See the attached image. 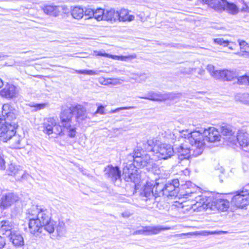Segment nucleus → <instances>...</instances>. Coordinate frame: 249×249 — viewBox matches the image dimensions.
<instances>
[{
	"label": "nucleus",
	"instance_id": "obj_1",
	"mask_svg": "<svg viewBox=\"0 0 249 249\" xmlns=\"http://www.w3.org/2000/svg\"><path fill=\"white\" fill-rule=\"evenodd\" d=\"M179 180L175 179L166 183L147 182L141 193L142 200L148 208L161 209L160 203L161 195L167 197H176L179 193Z\"/></svg>",
	"mask_w": 249,
	"mask_h": 249
},
{
	"label": "nucleus",
	"instance_id": "obj_2",
	"mask_svg": "<svg viewBox=\"0 0 249 249\" xmlns=\"http://www.w3.org/2000/svg\"><path fill=\"white\" fill-rule=\"evenodd\" d=\"M180 136L188 140L191 147V157H197L201 155L203 151L204 143L202 135L198 132H190L183 130Z\"/></svg>",
	"mask_w": 249,
	"mask_h": 249
},
{
	"label": "nucleus",
	"instance_id": "obj_3",
	"mask_svg": "<svg viewBox=\"0 0 249 249\" xmlns=\"http://www.w3.org/2000/svg\"><path fill=\"white\" fill-rule=\"evenodd\" d=\"M175 152L177 155L174 156L176 164L186 166L189 163V159L191 158V147L186 143H181L179 145L174 144Z\"/></svg>",
	"mask_w": 249,
	"mask_h": 249
},
{
	"label": "nucleus",
	"instance_id": "obj_4",
	"mask_svg": "<svg viewBox=\"0 0 249 249\" xmlns=\"http://www.w3.org/2000/svg\"><path fill=\"white\" fill-rule=\"evenodd\" d=\"M72 115L71 107L63 109L60 114L62 125L67 130L68 136L71 138L75 137L76 134V127L71 125Z\"/></svg>",
	"mask_w": 249,
	"mask_h": 249
},
{
	"label": "nucleus",
	"instance_id": "obj_5",
	"mask_svg": "<svg viewBox=\"0 0 249 249\" xmlns=\"http://www.w3.org/2000/svg\"><path fill=\"white\" fill-rule=\"evenodd\" d=\"M129 160H132L138 168L144 167H151L153 166L154 160L148 154L142 155L139 149L134 150L132 155L128 156Z\"/></svg>",
	"mask_w": 249,
	"mask_h": 249
},
{
	"label": "nucleus",
	"instance_id": "obj_6",
	"mask_svg": "<svg viewBox=\"0 0 249 249\" xmlns=\"http://www.w3.org/2000/svg\"><path fill=\"white\" fill-rule=\"evenodd\" d=\"M52 211L44 207L40 209V212L36 219L39 220L45 227V230L49 233L54 232V221L52 219Z\"/></svg>",
	"mask_w": 249,
	"mask_h": 249
},
{
	"label": "nucleus",
	"instance_id": "obj_7",
	"mask_svg": "<svg viewBox=\"0 0 249 249\" xmlns=\"http://www.w3.org/2000/svg\"><path fill=\"white\" fill-rule=\"evenodd\" d=\"M180 96V93L173 92H165L162 93L160 92L150 91L147 92L146 96H139L140 99H147L154 101H163L166 100H174Z\"/></svg>",
	"mask_w": 249,
	"mask_h": 249
},
{
	"label": "nucleus",
	"instance_id": "obj_8",
	"mask_svg": "<svg viewBox=\"0 0 249 249\" xmlns=\"http://www.w3.org/2000/svg\"><path fill=\"white\" fill-rule=\"evenodd\" d=\"M43 131L48 135L54 134L53 137H56L57 135H63L64 134L62 126L56 122L53 118L48 119L43 124Z\"/></svg>",
	"mask_w": 249,
	"mask_h": 249
},
{
	"label": "nucleus",
	"instance_id": "obj_9",
	"mask_svg": "<svg viewBox=\"0 0 249 249\" xmlns=\"http://www.w3.org/2000/svg\"><path fill=\"white\" fill-rule=\"evenodd\" d=\"M20 201L18 195L13 192H8L2 194L0 197V209L6 210L15 204Z\"/></svg>",
	"mask_w": 249,
	"mask_h": 249
},
{
	"label": "nucleus",
	"instance_id": "obj_10",
	"mask_svg": "<svg viewBox=\"0 0 249 249\" xmlns=\"http://www.w3.org/2000/svg\"><path fill=\"white\" fill-rule=\"evenodd\" d=\"M216 5H213V9L219 12L225 11L231 15H236L239 12L237 6L233 3L229 2L227 0H216Z\"/></svg>",
	"mask_w": 249,
	"mask_h": 249
},
{
	"label": "nucleus",
	"instance_id": "obj_11",
	"mask_svg": "<svg viewBox=\"0 0 249 249\" xmlns=\"http://www.w3.org/2000/svg\"><path fill=\"white\" fill-rule=\"evenodd\" d=\"M195 199H192L195 202L192 203V209L196 212H201L204 210L210 209V202L212 198L207 197L204 195L197 196H195Z\"/></svg>",
	"mask_w": 249,
	"mask_h": 249
},
{
	"label": "nucleus",
	"instance_id": "obj_12",
	"mask_svg": "<svg viewBox=\"0 0 249 249\" xmlns=\"http://www.w3.org/2000/svg\"><path fill=\"white\" fill-rule=\"evenodd\" d=\"M193 132H198L202 135L205 144L206 141L213 142L220 140V135L219 132L214 127H209L207 129L201 128L199 130H194Z\"/></svg>",
	"mask_w": 249,
	"mask_h": 249
},
{
	"label": "nucleus",
	"instance_id": "obj_13",
	"mask_svg": "<svg viewBox=\"0 0 249 249\" xmlns=\"http://www.w3.org/2000/svg\"><path fill=\"white\" fill-rule=\"evenodd\" d=\"M17 123H13V124H6L0 125V140L4 142H7L13 135L14 131L18 127Z\"/></svg>",
	"mask_w": 249,
	"mask_h": 249
},
{
	"label": "nucleus",
	"instance_id": "obj_14",
	"mask_svg": "<svg viewBox=\"0 0 249 249\" xmlns=\"http://www.w3.org/2000/svg\"><path fill=\"white\" fill-rule=\"evenodd\" d=\"M105 176L115 183L117 180H120L121 171L118 166L108 165L104 169Z\"/></svg>",
	"mask_w": 249,
	"mask_h": 249
},
{
	"label": "nucleus",
	"instance_id": "obj_15",
	"mask_svg": "<svg viewBox=\"0 0 249 249\" xmlns=\"http://www.w3.org/2000/svg\"><path fill=\"white\" fill-rule=\"evenodd\" d=\"M28 228L30 233L36 237L38 236L45 230V227L37 219L29 220Z\"/></svg>",
	"mask_w": 249,
	"mask_h": 249
},
{
	"label": "nucleus",
	"instance_id": "obj_16",
	"mask_svg": "<svg viewBox=\"0 0 249 249\" xmlns=\"http://www.w3.org/2000/svg\"><path fill=\"white\" fill-rule=\"evenodd\" d=\"M174 152V145L172 146L170 144H162L159 147L158 157L160 159L167 160L173 156Z\"/></svg>",
	"mask_w": 249,
	"mask_h": 249
},
{
	"label": "nucleus",
	"instance_id": "obj_17",
	"mask_svg": "<svg viewBox=\"0 0 249 249\" xmlns=\"http://www.w3.org/2000/svg\"><path fill=\"white\" fill-rule=\"evenodd\" d=\"M231 203L238 208H243L249 204V196H246L239 191L237 192L232 198Z\"/></svg>",
	"mask_w": 249,
	"mask_h": 249
},
{
	"label": "nucleus",
	"instance_id": "obj_18",
	"mask_svg": "<svg viewBox=\"0 0 249 249\" xmlns=\"http://www.w3.org/2000/svg\"><path fill=\"white\" fill-rule=\"evenodd\" d=\"M210 209L222 212L226 211L229 207V202L226 199L217 198L210 202Z\"/></svg>",
	"mask_w": 249,
	"mask_h": 249
},
{
	"label": "nucleus",
	"instance_id": "obj_19",
	"mask_svg": "<svg viewBox=\"0 0 249 249\" xmlns=\"http://www.w3.org/2000/svg\"><path fill=\"white\" fill-rule=\"evenodd\" d=\"M236 139L243 150L246 152H249V134L243 130H239L237 134Z\"/></svg>",
	"mask_w": 249,
	"mask_h": 249
},
{
	"label": "nucleus",
	"instance_id": "obj_20",
	"mask_svg": "<svg viewBox=\"0 0 249 249\" xmlns=\"http://www.w3.org/2000/svg\"><path fill=\"white\" fill-rule=\"evenodd\" d=\"M71 107L73 113H76L75 118L79 124L82 123L87 118L86 108L84 106L78 104Z\"/></svg>",
	"mask_w": 249,
	"mask_h": 249
},
{
	"label": "nucleus",
	"instance_id": "obj_21",
	"mask_svg": "<svg viewBox=\"0 0 249 249\" xmlns=\"http://www.w3.org/2000/svg\"><path fill=\"white\" fill-rule=\"evenodd\" d=\"M0 94L2 96L6 98L12 99L17 97L18 94V91L15 86L7 84L1 90Z\"/></svg>",
	"mask_w": 249,
	"mask_h": 249
},
{
	"label": "nucleus",
	"instance_id": "obj_22",
	"mask_svg": "<svg viewBox=\"0 0 249 249\" xmlns=\"http://www.w3.org/2000/svg\"><path fill=\"white\" fill-rule=\"evenodd\" d=\"M0 232L7 237L10 236L15 231L14 230L13 223L9 220H2L0 222Z\"/></svg>",
	"mask_w": 249,
	"mask_h": 249
},
{
	"label": "nucleus",
	"instance_id": "obj_23",
	"mask_svg": "<svg viewBox=\"0 0 249 249\" xmlns=\"http://www.w3.org/2000/svg\"><path fill=\"white\" fill-rule=\"evenodd\" d=\"M41 9L45 14L57 17L58 16L60 12V9H62V7L53 5H44L41 7Z\"/></svg>",
	"mask_w": 249,
	"mask_h": 249
},
{
	"label": "nucleus",
	"instance_id": "obj_24",
	"mask_svg": "<svg viewBox=\"0 0 249 249\" xmlns=\"http://www.w3.org/2000/svg\"><path fill=\"white\" fill-rule=\"evenodd\" d=\"M124 173H123V177L124 180L126 182H130L135 183H138L139 182L140 180V175L138 174V172L136 171L134 173L131 172L128 173L126 172L127 170H126Z\"/></svg>",
	"mask_w": 249,
	"mask_h": 249
},
{
	"label": "nucleus",
	"instance_id": "obj_25",
	"mask_svg": "<svg viewBox=\"0 0 249 249\" xmlns=\"http://www.w3.org/2000/svg\"><path fill=\"white\" fill-rule=\"evenodd\" d=\"M8 237L15 246L19 247L24 245L23 238L18 232L15 231L10 236Z\"/></svg>",
	"mask_w": 249,
	"mask_h": 249
},
{
	"label": "nucleus",
	"instance_id": "obj_26",
	"mask_svg": "<svg viewBox=\"0 0 249 249\" xmlns=\"http://www.w3.org/2000/svg\"><path fill=\"white\" fill-rule=\"evenodd\" d=\"M11 135V137H9L8 140L11 144V147L15 149L22 148V145L20 143L22 138L19 134H16V130L14 131L13 135Z\"/></svg>",
	"mask_w": 249,
	"mask_h": 249
},
{
	"label": "nucleus",
	"instance_id": "obj_27",
	"mask_svg": "<svg viewBox=\"0 0 249 249\" xmlns=\"http://www.w3.org/2000/svg\"><path fill=\"white\" fill-rule=\"evenodd\" d=\"M169 229L170 228L164 227L161 226L145 227V231H146V235L157 234L162 231H165Z\"/></svg>",
	"mask_w": 249,
	"mask_h": 249
},
{
	"label": "nucleus",
	"instance_id": "obj_28",
	"mask_svg": "<svg viewBox=\"0 0 249 249\" xmlns=\"http://www.w3.org/2000/svg\"><path fill=\"white\" fill-rule=\"evenodd\" d=\"M119 16V11L114 9L109 10H105L104 15V20L107 21H116L118 20Z\"/></svg>",
	"mask_w": 249,
	"mask_h": 249
},
{
	"label": "nucleus",
	"instance_id": "obj_29",
	"mask_svg": "<svg viewBox=\"0 0 249 249\" xmlns=\"http://www.w3.org/2000/svg\"><path fill=\"white\" fill-rule=\"evenodd\" d=\"M42 206L38 205H33L31 208L28 209L27 211V214H28V218L29 220L37 218L40 212Z\"/></svg>",
	"mask_w": 249,
	"mask_h": 249
},
{
	"label": "nucleus",
	"instance_id": "obj_30",
	"mask_svg": "<svg viewBox=\"0 0 249 249\" xmlns=\"http://www.w3.org/2000/svg\"><path fill=\"white\" fill-rule=\"evenodd\" d=\"M134 19V16L132 15H129L128 11L127 10L125 9H122L120 11H119V16L118 20L123 21H131L133 20Z\"/></svg>",
	"mask_w": 249,
	"mask_h": 249
},
{
	"label": "nucleus",
	"instance_id": "obj_31",
	"mask_svg": "<svg viewBox=\"0 0 249 249\" xmlns=\"http://www.w3.org/2000/svg\"><path fill=\"white\" fill-rule=\"evenodd\" d=\"M196 188H187L185 191L181 192L180 195L183 196L185 198L189 199H193L195 196H197V193L196 192Z\"/></svg>",
	"mask_w": 249,
	"mask_h": 249
},
{
	"label": "nucleus",
	"instance_id": "obj_32",
	"mask_svg": "<svg viewBox=\"0 0 249 249\" xmlns=\"http://www.w3.org/2000/svg\"><path fill=\"white\" fill-rule=\"evenodd\" d=\"M54 231L56 230L59 236H63L66 233L65 223L62 221H54Z\"/></svg>",
	"mask_w": 249,
	"mask_h": 249
},
{
	"label": "nucleus",
	"instance_id": "obj_33",
	"mask_svg": "<svg viewBox=\"0 0 249 249\" xmlns=\"http://www.w3.org/2000/svg\"><path fill=\"white\" fill-rule=\"evenodd\" d=\"M16 112V110L15 109L14 111H10L8 114L3 116L5 121V124L8 125L13 124V123L17 124V122L16 121L17 117Z\"/></svg>",
	"mask_w": 249,
	"mask_h": 249
},
{
	"label": "nucleus",
	"instance_id": "obj_34",
	"mask_svg": "<svg viewBox=\"0 0 249 249\" xmlns=\"http://www.w3.org/2000/svg\"><path fill=\"white\" fill-rule=\"evenodd\" d=\"M71 15L74 18L79 20L84 16V10L80 7H74L71 11Z\"/></svg>",
	"mask_w": 249,
	"mask_h": 249
},
{
	"label": "nucleus",
	"instance_id": "obj_35",
	"mask_svg": "<svg viewBox=\"0 0 249 249\" xmlns=\"http://www.w3.org/2000/svg\"><path fill=\"white\" fill-rule=\"evenodd\" d=\"M224 81H231L237 77L235 71L224 70Z\"/></svg>",
	"mask_w": 249,
	"mask_h": 249
},
{
	"label": "nucleus",
	"instance_id": "obj_36",
	"mask_svg": "<svg viewBox=\"0 0 249 249\" xmlns=\"http://www.w3.org/2000/svg\"><path fill=\"white\" fill-rule=\"evenodd\" d=\"M105 14V10L102 8L94 9L93 17L98 21L104 20V15Z\"/></svg>",
	"mask_w": 249,
	"mask_h": 249
},
{
	"label": "nucleus",
	"instance_id": "obj_37",
	"mask_svg": "<svg viewBox=\"0 0 249 249\" xmlns=\"http://www.w3.org/2000/svg\"><path fill=\"white\" fill-rule=\"evenodd\" d=\"M154 142L153 140H147L144 142L142 144V150L147 152H151L153 151L154 146Z\"/></svg>",
	"mask_w": 249,
	"mask_h": 249
},
{
	"label": "nucleus",
	"instance_id": "obj_38",
	"mask_svg": "<svg viewBox=\"0 0 249 249\" xmlns=\"http://www.w3.org/2000/svg\"><path fill=\"white\" fill-rule=\"evenodd\" d=\"M137 167L135 164L133 163H126L125 165L124 166L123 169V173H124L126 170H127L126 172L131 173L134 172H136L138 171L137 170Z\"/></svg>",
	"mask_w": 249,
	"mask_h": 249
},
{
	"label": "nucleus",
	"instance_id": "obj_39",
	"mask_svg": "<svg viewBox=\"0 0 249 249\" xmlns=\"http://www.w3.org/2000/svg\"><path fill=\"white\" fill-rule=\"evenodd\" d=\"M111 58L114 59L126 61L130 59L136 58V54L129 55L127 56L111 55Z\"/></svg>",
	"mask_w": 249,
	"mask_h": 249
},
{
	"label": "nucleus",
	"instance_id": "obj_40",
	"mask_svg": "<svg viewBox=\"0 0 249 249\" xmlns=\"http://www.w3.org/2000/svg\"><path fill=\"white\" fill-rule=\"evenodd\" d=\"M236 99L245 104L249 105V94L247 93L239 94L237 96Z\"/></svg>",
	"mask_w": 249,
	"mask_h": 249
},
{
	"label": "nucleus",
	"instance_id": "obj_41",
	"mask_svg": "<svg viewBox=\"0 0 249 249\" xmlns=\"http://www.w3.org/2000/svg\"><path fill=\"white\" fill-rule=\"evenodd\" d=\"M75 72L79 74H87L90 75L98 74L99 73V71H93L91 70H75Z\"/></svg>",
	"mask_w": 249,
	"mask_h": 249
},
{
	"label": "nucleus",
	"instance_id": "obj_42",
	"mask_svg": "<svg viewBox=\"0 0 249 249\" xmlns=\"http://www.w3.org/2000/svg\"><path fill=\"white\" fill-rule=\"evenodd\" d=\"M221 133L223 135L229 136H231L233 134L231 129L227 125L222 126L221 127Z\"/></svg>",
	"mask_w": 249,
	"mask_h": 249
},
{
	"label": "nucleus",
	"instance_id": "obj_43",
	"mask_svg": "<svg viewBox=\"0 0 249 249\" xmlns=\"http://www.w3.org/2000/svg\"><path fill=\"white\" fill-rule=\"evenodd\" d=\"M18 171V168L13 164L9 165L8 169L7 170L8 174L9 175H15Z\"/></svg>",
	"mask_w": 249,
	"mask_h": 249
},
{
	"label": "nucleus",
	"instance_id": "obj_44",
	"mask_svg": "<svg viewBox=\"0 0 249 249\" xmlns=\"http://www.w3.org/2000/svg\"><path fill=\"white\" fill-rule=\"evenodd\" d=\"M15 109L13 108L9 104H5L3 105L2 114L3 116L8 114L10 111H14Z\"/></svg>",
	"mask_w": 249,
	"mask_h": 249
},
{
	"label": "nucleus",
	"instance_id": "obj_45",
	"mask_svg": "<svg viewBox=\"0 0 249 249\" xmlns=\"http://www.w3.org/2000/svg\"><path fill=\"white\" fill-rule=\"evenodd\" d=\"M240 84L249 85V76L246 75L240 76L237 78Z\"/></svg>",
	"mask_w": 249,
	"mask_h": 249
},
{
	"label": "nucleus",
	"instance_id": "obj_46",
	"mask_svg": "<svg viewBox=\"0 0 249 249\" xmlns=\"http://www.w3.org/2000/svg\"><path fill=\"white\" fill-rule=\"evenodd\" d=\"M224 70H216L212 76L216 79L224 80Z\"/></svg>",
	"mask_w": 249,
	"mask_h": 249
},
{
	"label": "nucleus",
	"instance_id": "obj_47",
	"mask_svg": "<svg viewBox=\"0 0 249 249\" xmlns=\"http://www.w3.org/2000/svg\"><path fill=\"white\" fill-rule=\"evenodd\" d=\"M30 107H35V111H37L41 109L44 108L46 105L45 103L35 104L34 103H31L29 104Z\"/></svg>",
	"mask_w": 249,
	"mask_h": 249
},
{
	"label": "nucleus",
	"instance_id": "obj_48",
	"mask_svg": "<svg viewBox=\"0 0 249 249\" xmlns=\"http://www.w3.org/2000/svg\"><path fill=\"white\" fill-rule=\"evenodd\" d=\"M214 43L223 45V46H228L229 42L228 40H225L222 38H217L214 39Z\"/></svg>",
	"mask_w": 249,
	"mask_h": 249
},
{
	"label": "nucleus",
	"instance_id": "obj_49",
	"mask_svg": "<svg viewBox=\"0 0 249 249\" xmlns=\"http://www.w3.org/2000/svg\"><path fill=\"white\" fill-rule=\"evenodd\" d=\"M84 13L86 17H88V18H91L94 16V9L88 8L86 10L84 11Z\"/></svg>",
	"mask_w": 249,
	"mask_h": 249
},
{
	"label": "nucleus",
	"instance_id": "obj_50",
	"mask_svg": "<svg viewBox=\"0 0 249 249\" xmlns=\"http://www.w3.org/2000/svg\"><path fill=\"white\" fill-rule=\"evenodd\" d=\"M134 108V107H118V108H117L115 109H112L110 111V113H116L121 110H124V109H131V108Z\"/></svg>",
	"mask_w": 249,
	"mask_h": 249
},
{
	"label": "nucleus",
	"instance_id": "obj_51",
	"mask_svg": "<svg viewBox=\"0 0 249 249\" xmlns=\"http://www.w3.org/2000/svg\"><path fill=\"white\" fill-rule=\"evenodd\" d=\"M241 193L245 195L246 196H249V184L245 186L242 191H240Z\"/></svg>",
	"mask_w": 249,
	"mask_h": 249
},
{
	"label": "nucleus",
	"instance_id": "obj_52",
	"mask_svg": "<svg viewBox=\"0 0 249 249\" xmlns=\"http://www.w3.org/2000/svg\"><path fill=\"white\" fill-rule=\"evenodd\" d=\"M207 70L212 76V74H214V72L216 71L214 67L212 65H208L207 67Z\"/></svg>",
	"mask_w": 249,
	"mask_h": 249
},
{
	"label": "nucleus",
	"instance_id": "obj_53",
	"mask_svg": "<svg viewBox=\"0 0 249 249\" xmlns=\"http://www.w3.org/2000/svg\"><path fill=\"white\" fill-rule=\"evenodd\" d=\"M104 107L102 105H100L98 106L96 111H95V113H100L101 114H104L105 112L104 110Z\"/></svg>",
	"mask_w": 249,
	"mask_h": 249
},
{
	"label": "nucleus",
	"instance_id": "obj_54",
	"mask_svg": "<svg viewBox=\"0 0 249 249\" xmlns=\"http://www.w3.org/2000/svg\"><path fill=\"white\" fill-rule=\"evenodd\" d=\"M134 234H143L146 235V231H145V227H143V229L142 230H137L134 232Z\"/></svg>",
	"mask_w": 249,
	"mask_h": 249
},
{
	"label": "nucleus",
	"instance_id": "obj_55",
	"mask_svg": "<svg viewBox=\"0 0 249 249\" xmlns=\"http://www.w3.org/2000/svg\"><path fill=\"white\" fill-rule=\"evenodd\" d=\"M6 244L5 239L4 237L0 236V249H2Z\"/></svg>",
	"mask_w": 249,
	"mask_h": 249
},
{
	"label": "nucleus",
	"instance_id": "obj_56",
	"mask_svg": "<svg viewBox=\"0 0 249 249\" xmlns=\"http://www.w3.org/2000/svg\"><path fill=\"white\" fill-rule=\"evenodd\" d=\"M5 168V162L3 159L0 158V169L4 170Z\"/></svg>",
	"mask_w": 249,
	"mask_h": 249
},
{
	"label": "nucleus",
	"instance_id": "obj_57",
	"mask_svg": "<svg viewBox=\"0 0 249 249\" xmlns=\"http://www.w3.org/2000/svg\"><path fill=\"white\" fill-rule=\"evenodd\" d=\"M243 4L242 9L241 11L242 12H249V7L248 6V5L243 1Z\"/></svg>",
	"mask_w": 249,
	"mask_h": 249
},
{
	"label": "nucleus",
	"instance_id": "obj_58",
	"mask_svg": "<svg viewBox=\"0 0 249 249\" xmlns=\"http://www.w3.org/2000/svg\"><path fill=\"white\" fill-rule=\"evenodd\" d=\"M239 45L240 46L241 49H243L244 47L248 45V44L245 41H239Z\"/></svg>",
	"mask_w": 249,
	"mask_h": 249
},
{
	"label": "nucleus",
	"instance_id": "obj_59",
	"mask_svg": "<svg viewBox=\"0 0 249 249\" xmlns=\"http://www.w3.org/2000/svg\"><path fill=\"white\" fill-rule=\"evenodd\" d=\"M113 78H107V80H105V85L112 84H113Z\"/></svg>",
	"mask_w": 249,
	"mask_h": 249
},
{
	"label": "nucleus",
	"instance_id": "obj_60",
	"mask_svg": "<svg viewBox=\"0 0 249 249\" xmlns=\"http://www.w3.org/2000/svg\"><path fill=\"white\" fill-rule=\"evenodd\" d=\"M211 234H220V233H227V231H212L211 232H210Z\"/></svg>",
	"mask_w": 249,
	"mask_h": 249
},
{
	"label": "nucleus",
	"instance_id": "obj_61",
	"mask_svg": "<svg viewBox=\"0 0 249 249\" xmlns=\"http://www.w3.org/2000/svg\"><path fill=\"white\" fill-rule=\"evenodd\" d=\"M147 77L145 74H143L141 75V80L142 81H145Z\"/></svg>",
	"mask_w": 249,
	"mask_h": 249
},
{
	"label": "nucleus",
	"instance_id": "obj_62",
	"mask_svg": "<svg viewBox=\"0 0 249 249\" xmlns=\"http://www.w3.org/2000/svg\"><path fill=\"white\" fill-rule=\"evenodd\" d=\"M122 215L124 217H128L130 216V214L127 212H124L122 213Z\"/></svg>",
	"mask_w": 249,
	"mask_h": 249
},
{
	"label": "nucleus",
	"instance_id": "obj_63",
	"mask_svg": "<svg viewBox=\"0 0 249 249\" xmlns=\"http://www.w3.org/2000/svg\"><path fill=\"white\" fill-rule=\"evenodd\" d=\"M120 83L119 80L118 79H113V85H116Z\"/></svg>",
	"mask_w": 249,
	"mask_h": 249
},
{
	"label": "nucleus",
	"instance_id": "obj_64",
	"mask_svg": "<svg viewBox=\"0 0 249 249\" xmlns=\"http://www.w3.org/2000/svg\"><path fill=\"white\" fill-rule=\"evenodd\" d=\"M5 57H7V56L4 55L2 53H0V60H3Z\"/></svg>",
	"mask_w": 249,
	"mask_h": 249
}]
</instances>
